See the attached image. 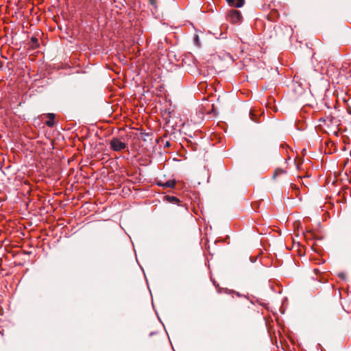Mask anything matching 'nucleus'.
Instances as JSON below:
<instances>
[{
  "mask_svg": "<svg viewBox=\"0 0 351 351\" xmlns=\"http://www.w3.org/2000/svg\"><path fill=\"white\" fill-rule=\"evenodd\" d=\"M227 3L232 7L241 8L243 5L244 0H226Z\"/></svg>",
  "mask_w": 351,
  "mask_h": 351,
  "instance_id": "4",
  "label": "nucleus"
},
{
  "mask_svg": "<svg viewBox=\"0 0 351 351\" xmlns=\"http://www.w3.org/2000/svg\"><path fill=\"white\" fill-rule=\"evenodd\" d=\"M314 271H315V274H317L318 272V269H315Z\"/></svg>",
  "mask_w": 351,
  "mask_h": 351,
  "instance_id": "10",
  "label": "nucleus"
},
{
  "mask_svg": "<svg viewBox=\"0 0 351 351\" xmlns=\"http://www.w3.org/2000/svg\"><path fill=\"white\" fill-rule=\"evenodd\" d=\"M31 40H32V42L36 45V47L38 45V39L36 38L32 37Z\"/></svg>",
  "mask_w": 351,
  "mask_h": 351,
  "instance_id": "8",
  "label": "nucleus"
},
{
  "mask_svg": "<svg viewBox=\"0 0 351 351\" xmlns=\"http://www.w3.org/2000/svg\"><path fill=\"white\" fill-rule=\"evenodd\" d=\"M285 171L282 169H277L275 170L273 177L274 178H277L278 176L285 174Z\"/></svg>",
  "mask_w": 351,
  "mask_h": 351,
  "instance_id": "6",
  "label": "nucleus"
},
{
  "mask_svg": "<svg viewBox=\"0 0 351 351\" xmlns=\"http://www.w3.org/2000/svg\"><path fill=\"white\" fill-rule=\"evenodd\" d=\"M158 185L164 188H174L176 182L174 180H168L164 183H158Z\"/></svg>",
  "mask_w": 351,
  "mask_h": 351,
  "instance_id": "5",
  "label": "nucleus"
},
{
  "mask_svg": "<svg viewBox=\"0 0 351 351\" xmlns=\"http://www.w3.org/2000/svg\"><path fill=\"white\" fill-rule=\"evenodd\" d=\"M149 3L154 7H156V0H149Z\"/></svg>",
  "mask_w": 351,
  "mask_h": 351,
  "instance_id": "9",
  "label": "nucleus"
},
{
  "mask_svg": "<svg viewBox=\"0 0 351 351\" xmlns=\"http://www.w3.org/2000/svg\"><path fill=\"white\" fill-rule=\"evenodd\" d=\"M168 199L171 202H173V203H178L180 202V200L176 197H168Z\"/></svg>",
  "mask_w": 351,
  "mask_h": 351,
  "instance_id": "7",
  "label": "nucleus"
},
{
  "mask_svg": "<svg viewBox=\"0 0 351 351\" xmlns=\"http://www.w3.org/2000/svg\"><path fill=\"white\" fill-rule=\"evenodd\" d=\"M110 145L111 149L115 152H119L126 148V144L118 138L112 139Z\"/></svg>",
  "mask_w": 351,
  "mask_h": 351,
  "instance_id": "2",
  "label": "nucleus"
},
{
  "mask_svg": "<svg viewBox=\"0 0 351 351\" xmlns=\"http://www.w3.org/2000/svg\"><path fill=\"white\" fill-rule=\"evenodd\" d=\"M3 66V63L0 61V68Z\"/></svg>",
  "mask_w": 351,
  "mask_h": 351,
  "instance_id": "11",
  "label": "nucleus"
},
{
  "mask_svg": "<svg viewBox=\"0 0 351 351\" xmlns=\"http://www.w3.org/2000/svg\"><path fill=\"white\" fill-rule=\"evenodd\" d=\"M45 116L46 118L48 119V120L45 121V124L48 127H53L55 124V114L53 113H48Z\"/></svg>",
  "mask_w": 351,
  "mask_h": 351,
  "instance_id": "3",
  "label": "nucleus"
},
{
  "mask_svg": "<svg viewBox=\"0 0 351 351\" xmlns=\"http://www.w3.org/2000/svg\"><path fill=\"white\" fill-rule=\"evenodd\" d=\"M228 20L232 23H238L241 21V12L237 10H230L228 12Z\"/></svg>",
  "mask_w": 351,
  "mask_h": 351,
  "instance_id": "1",
  "label": "nucleus"
}]
</instances>
